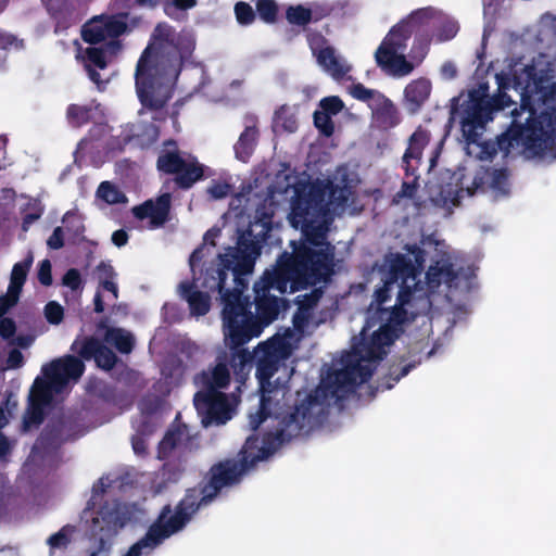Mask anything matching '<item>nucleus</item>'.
<instances>
[{
  "mask_svg": "<svg viewBox=\"0 0 556 556\" xmlns=\"http://www.w3.org/2000/svg\"><path fill=\"white\" fill-rule=\"evenodd\" d=\"M323 254H315L303 247L295 255L282 252L271 269H266L253 286L256 313L251 312L250 298L236 293L222 309L224 333L232 348L247 344L262 334L265 327L274 323L281 308L288 306L287 300L270 294V289L280 293L287 291L290 283L293 291L320 283L329 276V264Z\"/></svg>",
  "mask_w": 556,
  "mask_h": 556,
  "instance_id": "1",
  "label": "nucleus"
},
{
  "mask_svg": "<svg viewBox=\"0 0 556 556\" xmlns=\"http://www.w3.org/2000/svg\"><path fill=\"white\" fill-rule=\"evenodd\" d=\"M316 389L309 393L296 392L292 409L282 414L281 403L267 419L277 421L275 431L264 433L262 438L250 435L239 452V458H225L214 463L202 480L185 491V495L200 510L210 506L224 489L241 483L244 475L258 462L267 459L282 444L292 439L308 434L318 424L324 413V400Z\"/></svg>",
  "mask_w": 556,
  "mask_h": 556,
  "instance_id": "2",
  "label": "nucleus"
},
{
  "mask_svg": "<svg viewBox=\"0 0 556 556\" xmlns=\"http://www.w3.org/2000/svg\"><path fill=\"white\" fill-rule=\"evenodd\" d=\"M194 48L195 39L189 31L176 33L166 23L156 25L135 71L136 92L142 106L161 110L167 104Z\"/></svg>",
  "mask_w": 556,
  "mask_h": 556,
  "instance_id": "3",
  "label": "nucleus"
},
{
  "mask_svg": "<svg viewBox=\"0 0 556 556\" xmlns=\"http://www.w3.org/2000/svg\"><path fill=\"white\" fill-rule=\"evenodd\" d=\"M232 351L230 366L236 375H247L253 362L256 364L255 376L258 380V391L261 393L260 406L255 414L250 415V428L256 431L263 421L273 414L278 404L285 401L289 393L288 379L274 376L282 367L288 370L285 361L290 356L291 350L288 341L275 334L268 340L258 343L253 352L241 346L232 348L230 340L225 336Z\"/></svg>",
  "mask_w": 556,
  "mask_h": 556,
  "instance_id": "4",
  "label": "nucleus"
},
{
  "mask_svg": "<svg viewBox=\"0 0 556 556\" xmlns=\"http://www.w3.org/2000/svg\"><path fill=\"white\" fill-rule=\"evenodd\" d=\"M498 83L497 93L488 98L480 90H471L468 99L457 108L458 98H453L451 109V119L457 116L469 117L470 114L478 109V117L488 124L493 119V113L509 108L514 104L510 97L505 92L509 88H514L520 94V108L518 111L528 112L535 110L532 106V98L539 96V99L546 100L556 91V84H549V77L546 72L538 71L534 65H526L519 71H515L513 77L501 74L496 76Z\"/></svg>",
  "mask_w": 556,
  "mask_h": 556,
  "instance_id": "5",
  "label": "nucleus"
},
{
  "mask_svg": "<svg viewBox=\"0 0 556 556\" xmlns=\"http://www.w3.org/2000/svg\"><path fill=\"white\" fill-rule=\"evenodd\" d=\"M326 197V186L321 184H309L296 189L290 212V223L294 228H301L304 241H291L292 252H288V255H295L303 247L315 254H323L330 270L329 276H325L320 283L330 281L334 274V248L327 241L331 217Z\"/></svg>",
  "mask_w": 556,
  "mask_h": 556,
  "instance_id": "6",
  "label": "nucleus"
},
{
  "mask_svg": "<svg viewBox=\"0 0 556 556\" xmlns=\"http://www.w3.org/2000/svg\"><path fill=\"white\" fill-rule=\"evenodd\" d=\"M510 114L513 119L509 127L494 141L497 152L508 156L511 150L522 148L528 156L556 160V105L543 110L539 115L535 110H530L525 124L519 119L517 108Z\"/></svg>",
  "mask_w": 556,
  "mask_h": 556,
  "instance_id": "7",
  "label": "nucleus"
},
{
  "mask_svg": "<svg viewBox=\"0 0 556 556\" xmlns=\"http://www.w3.org/2000/svg\"><path fill=\"white\" fill-rule=\"evenodd\" d=\"M200 389L193 397L194 407L204 427L224 425L230 419L226 395L220 391L228 388L230 372L225 363H218L202 370L193 378Z\"/></svg>",
  "mask_w": 556,
  "mask_h": 556,
  "instance_id": "8",
  "label": "nucleus"
},
{
  "mask_svg": "<svg viewBox=\"0 0 556 556\" xmlns=\"http://www.w3.org/2000/svg\"><path fill=\"white\" fill-rule=\"evenodd\" d=\"M431 16V8L417 9L392 26L375 52L377 65L392 76L409 75L414 71V64L407 61L403 51L406 49L415 27Z\"/></svg>",
  "mask_w": 556,
  "mask_h": 556,
  "instance_id": "9",
  "label": "nucleus"
},
{
  "mask_svg": "<svg viewBox=\"0 0 556 556\" xmlns=\"http://www.w3.org/2000/svg\"><path fill=\"white\" fill-rule=\"evenodd\" d=\"M198 511L199 509L185 494L174 507L170 504L164 505L146 534L123 556L150 554L167 539L184 531Z\"/></svg>",
  "mask_w": 556,
  "mask_h": 556,
  "instance_id": "10",
  "label": "nucleus"
},
{
  "mask_svg": "<svg viewBox=\"0 0 556 556\" xmlns=\"http://www.w3.org/2000/svg\"><path fill=\"white\" fill-rule=\"evenodd\" d=\"M94 506L93 500H89L81 514V519L86 522V532L90 540L98 543L90 556H110L113 539L126 526L128 517L114 502H104L98 510H94Z\"/></svg>",
  "mask_w": 556,
  "mask_h": 556,
  "instance_id": "11",
  "label": "nucleus"
},
{
  "mask_svg": "<svg viewBox=\"0 0 556 556\" xmlns=\"http://www.w3.org/2000/svg\"><path fill=\"white\" fill-rule=\"evenodd\" d=\"M363 339L353 346L350 352L341 356L342 368L337 369L332 375L330 387L332 393L353 390L358 384L369 381L374 374L372 363L383 359L380 353H376Z\"/></svg>",
  "mask_w": 556,
  "mask_h": 556,
  "instance_id": "12",
  "label": "nucleus"
},
{
  "mask_svg": "<svg viewBox=\"0 0 556 556\" xmlns=\"http://www.w3.org/2000/svg\"><path fill=\"white\" fill-rule=\"evenodd\" d=\"M239 248H229L225 254H218L217 258L224 269L227 271L228 277L231 276L232 287L231 291L225 295V304L229 303L231 294L239 292L240 296L248 288L247 276L253 271L254 257L248 252L258 254L260 248L256 242L245 240L240 237L238 241Z\"/></svg>",
  "mask_w": 556,
  "mask_h": 556,
  "instance_id": "13",
  "label": "nucleus"
},
{
  "mask_svg": "<svg viewBox=\"0 0 556 556\" xmlns=\"http://www.w3.org/2000/svg\"><path fill=\"white\" fill-rule=\"evenodd\" d=\"M80 435L77 419L73 415L62 413L49 418L36 441V446L49 452L66 442L77 440Z\"/></svg>",
  "mask_w": 556,
  "mask_h": 556,
  "instance_id": "14",
  "label": "nucleus"
},
{
  "mask_svg": "<svg viewBox=\"0 0 556 556\" xmlns=\"http://www.w3.org/2000/svg\"><path fill=\"white\" fill-rule=\"evenodd\" d=\"M377 314L379 319L386 320L380 328L370 336V338H363L376 353H380L382 356L387 355L386 346L391 345L397 338L401 331V326L405 323L407 317V311L401 305H394L392 308L378 307Z\"/></svg>",
  "mask_w": 556,
  "mask_h": 556,
  "instance_id": "15",
  "label": "nucleus"
},
{
  "mask_svg": "<svg viewBox=\"0 0 556 556\" xmlns=\"http://www.w3.org/2000/svg\"><path fill=\"white\" fill-rule=\"evenodd\" d=\"M478 109H476L469 117H459L462 136L466 143L467 154L480 161H492L497 154L494 141L482 140V135L486 124L477 118Z\"/></svg>",
  "mask_w": 556,
  "mask_h": 556,
  "instance_id": "16",
  "label": "nucleus"
},
{
  "mask_svg": "<svg viewBox=\"0 0 556 556\" xmlns=\"http://www.w3.org/2000/svg\"><path fill=\"white\" fill-rule=\"evenodd\" d=\"M128 13H118L110 16H101L89 27L83 29L81 37L85 42L97 45L111 40H118V37L128 31Z\"/></svg>",
  "mask_w": 556,
  "mask_h": 556,
  "instance_id": "17",
  "label": "nucleus"
},
{
  "mask_svg": "<svg viewBox=\"0 0 556 556\" xmlns=\"http://www.w3.org/2000/svg\"><path fill=\"white\" fill-rule=\"evenodd\" d=\"M84 371V362L74 355L56 358L42 367L43 376L52 380L62 391L66 388L70 380H78Z\"/></svg>",
  "mask_w": 556,
  "mask_h": 556,
  "instance_id": "18",
  "label": "nucleus"
},
{
  "mask_svg": "<svg viewBox=\"0 0 556 556\" xmlns=\"http://www.w3.org/2000/svg\"><path fill=\"white\" fill-rule=\"evenodd\" d=\"M122 49V42L119 40H110L101 47H88L85 49V68L92 83H94L99 89L104 84L101 79L97 68L104 70L108 67V54L115 55Z\"/></svg>",
  "mask_w": 556,
  "mask_h": 556,
  "instance_id": "19",
  "label": "nucleus"
},
{
  "mask_svg": "<svg viewBox=\"0 0 556 556\" xmlns=\"http://www.w3.org/2000/svg\"><path fill=\"white\" fill-rule=\"evenodd\" d=\"M131 212L139 220L149 218L151 228L162 227L169 218L170 194L163 193L155 201L147 200L134 206Z\"/></svg>",
  "mask_w": 556,
  "mask_h": 556,
  "instance_id": "20",
  "label": "nucleus"
},
{
  "mask_svg": "<svg viewBox=\"0 0 556 556\" xmlns=\"http://www.w3.org/2000/svg\"><path fill=\"white\" fill-rule=\"evenodd\" d=\"M386 263L388 269L384 277L388 278V283L416 281L417 267H415L408 256L401 253H393L387 256Z\"/></svg>",
  "mask_w": 556,
  "mask_h": 556,
  "instance_id": "21",
  "label": "nucleus"
},
{
  "mask_svg": "<svg viewBox=\"0 0 556 556\" xmlns=\"http://www.w3.org/2000/svg\"><path fill=\"white\" fill-rule=\"evenodd\" d=\"M227 271L222 266L220 262L216 265L212 264L205 268L200 280V287L205 289V292L214 293L217 292L220 295L223 308L225 307V295L231 291V288L227 286L228 280Z\"/></svg>",
  "mask_w": 556,
  "mask_h": 556,
  "instance_id": "22",
  "label": "nucleus"
},
{
  "mask_svg": "<svg viewBox=\"0 0 556 556\" xmlns=\"http://www.w3.org/2000/svg\"><path fill=\"white\" fill-rule=\"evenodd\" d=\"M180 296L187 301L191 315L204 316L211 308V295L201 291L194 282H181L179 285Z\"/></svg>",
  "mask_w": 556,
  "mask_h": 556,
  "instance_id": "23",
  "label": "nucleus"
},
{
  "mask_svg": "<svg viewBox=\"0 0 556 556\" xmlns=\"http://www.w3.org/2000/svg\"><path fill=\"white\" fill-rule=\"evenodd\" d=\"M431 92V83L426 78L412 80L404 89V101L407 111L416 114Z\"/></svg>",
  "mask_w": 556,
  "mask_h": 556,
  "instance_id": "24",
  "label": "nucleus"
},
{
  "mask_svg": "<svg viewBox=\"0 0 556 556\" xmlns=\"http://www.w3.org/2000/svg\"><path fill=\"white\" fill-rule=\"evenodd\" d=\"M316 59L317 63L337 80L344 78L351 71V66L336 54V50L331 46L319 49Z\"/></svg>",
  "mask_w": 556,
  "mask_h": 556,
  "instance_id": "25",
  "label": "nucleus"
},
{
  "mask_svg": "<svg viewBox=\"0 0 556 556\" xmlns=\"http://www.w3.org/2000/svg\"><path fill=\"white\" fill-rule=\"evenodd\" d=\"M372 117L377 126L382 130L394 128L401 123L397 108L386 96H381L380 100L376 103L372 109Z\"/></svg>",
  "mask_w": 556,
  "mask_h": 556,
  "instance_id": "26",
  "label": "nucleus"
},
{
  "mask_svg": "<svg viewBox=\"0 0 556 556\" xmlns=\"http://www.w3.org/2000/svg\"><path fill=\"white\" fill-rule=\"evenodd\" d=\"M457 277L458 274L450 261H438L434 265L429 266L426 271L427 283L431 288H438L442 282L452 285Z\"/></svg>",
  "mask_w": 556,
  "mask_h": 556,
  "instance_id": "27",
  "label": "nucleus"
},
{
  "mask_svg": "<svg viewBox=\"0 0 556 556\" xmlns=\"http://www.w3.org/2000/svg\"><path fill=\"white\" fill-rule=\"evenodd\" d=\"M62 390L50 379L37 377L29 394V402L49 406L53 400L54 393H60Z\"/></svg>",
  "mask_w": 556,
  "mask_h": 556,
  "instance_id": "28",
  "label": "nucleus"
},
{
  "mask_svg": "<svg viewBox=\"0 0 556 556\" xmlns=\"http://www.w3.org/2000/svg\"><path fill=\"white\" fill-rule=\"evenodd\" d=\"M204 177V167L198 161L185 162V165L181 168V172L175 175V184L180 189H189L197 181L203 179Z\"/></svg>",
  "mask_w": 556,
  "mask_h": 556,
  "instance_id": "29",
  "label": "nucleus"
},
{
  "mask_svg": "<svg viewBox=\"0 0 556 556\" xmlns=\"http://www.w3.org/2000/svg\"><path fill=\"white\" fill-rule=\"evenodd\" d=\"M258 130L255 126H247L235 144L236 157L247 162L256 146Z\"/></svg>",
  "mask_w": 556,
  "mask_h": 556,
  "instance_id": "30",
  "label": "nucleus"
},
{
  "mask_svg": "<svg viewBox=\"0 0 556 556\" xmlns=\"http://www.w3.org/2000/svg\"><path fill=\"white\" fill-rule=\"evenodd\" d=\"M34 262V255L31 252L25 256V258L21 262H17L13 265L11 275H10V283L9 289L21 294L23 291V287L27 280V275L31 268Z\"/></svg>",
  "mask_w": 556,
  "mask_h": 556,
  "instance_id": "31",
  "label": "nucleus"
},
{
  "mask_svg": "<svg viewBox=\"0 0 556 556\" xmlns=\"http://www.w3.org/2000/svg\"><path fill=\"white\" fill-rule=\"evenodd\" d=\"M104 338L122 354H129L135 348L134 336L122 328H109Z\"/></svg>",
  "mask_w": 556,
  "mask_h": 556,
  "instance_id": "32",
  "label": "nucleus"
},
{
  "mask_svg": "<svg viewBox=\"0 0 556 556\" xmlns=\"http://www.w3.org/2000/svg\"><path fill=\"white\" fill-rule=\"evenodd\" d=\"M102 342L96 337H77L71 345V351L77 353L79 355L78 358L90 361L94 359L100 348L102 346Z\"/></svg>",
  "mask_w": 556,
  "mask_h": 556,
  "instance_id": "33",
  "label": "nucleus"
},
{
  "mask_svg": "<svg viewBox=\"0 0 556 556\" xmlns=\"http://www.w3.org/2000/svg\"><path fill=\"white\" fill-rule=\"evenodd\" d=\"M186 160L177 151H165L161 153L156 161V167L160 172L167 175H176L181 172Z\"/></svg>",
  "mask_w": 556,
  "mask_h": 556,
  "instance_id": "34",
  "label": "nucleus"
},
{
  "mask_svg": "<svg viewBox=\"0 0 556 556\" xmlns=\"http://www.w3.org/2000/svg\"><path fill=\"white\" fill-rule=\"evenodd\" d=\"M429 142L427 131L418 128L416 129L408 140V147L405 151L407 157H416L417 164L421 163L422 151Z\"/></svg>",
  "mask_w": 556,
  "mask_h": 556,
  "instance_id": "35",
  "label": "nucleus"
},
{
  "mask_svg": "<svg viewBox=\"0 0 556 556\" xmlns=\"http://www.w3.org/2000/svg\"><path fill=\"white\" fill-rule=\"evenodd\" d=\"M66 118L71 126L81 127L91 121L92 108L90 105L70 104L66 109Z\"/></svg>",
  "mask_w": 556,
  "mask_h": 556,
  "instance_id": "36",
  "label": "nucleus"
},
{
  "mask_svg": "<svg viewBox=\"0 0 556 556\" xmlns=\"http://www.w3.org/2000/svg\"><path fill=\"white\" fill-rule=\"evenodd\" d=\"M47 406L28 402V406L23 416V430L28 431L31 428H38L45 420Z\"/></svg>",
  "mask_w": 556,
  "mask_h": 556,
  "instance_id": "37",
  "label": "nucleus"
},
{
  "mask_svg": "<svg viewBox=\"0 0 556 556\" xmlns=\"http://www.w3.org/2000/svg\"><path fill=\"white\" fill-rule=\"evenodd\" d=\"M415 367V364L408 363L404 366L391 365L388 375H386L378 383V389L390 390L392 389L403 377Z\"/></svg>",
  "mask_w": 556,
  "mask_h": 556,
  "instance_id": "38",
  "label": "nucleus"
},
{
  "mask_svg": "<svg viewBox=\"0 0 556 556\" xmlns=\"http://www.w3.org/2000/svg\"><path fill=\"white\" fill-rule=\"evenodd\" d=\"M97 197L108 204H119L127 201L126 195L110 181H102L99 185Z\"/></svg>",
  "mask_w": 556,
  "mask_h": 556,
  "instance_id": "39",
  "label": "nucleus"
},
{
  "mask_svg": "<svg viewBox=\"0 0 556 556\" xmlns=\"http://www.w3.org/2000/svg\"><path fill=\"white\" fill-rule=\"evenodd\" d=\"M286 18L291 25L304 27L312 22V10L302 4L290 5L286 10Z\"/></svg>",
  "mask_w": 556,
  "mask_h": 556,
  "instance_id": "40",
  "label": "nucleus"
},
{
  "mask_svg": "<svg viewBox=\"0 0 556 556\" xmlns=\"http://www.w3.org/2000/svg\"><path fill=\"white\" fill-rule=\"evenodd\" d=\"M256 14L266 24L277 22L279 8L275 0H256Z\"/></svg>",
  "mask_w": 556,
  "mask_h": 556,
  "instance_id": "41",
  "label": "nucleus"
},
{
  "mask_svg": "<svg viewBox=\"0 0 556 556\" xmlns=\"http://www.w3.org/2000/svg\"><path fill=\"white\" fill-rule=\"evenodd\" d=\"M159 129L153 124L146 125L140 134L124 139L125 142L134 140L141 149L149 148L157 141Z\"/></svg>",
  "mask_w": 556,
  "mask_h": 556,
  "instance_id": "42",
  "label": "nucleus"
},
{
  "mask_svg": "<svg viewBox=\"0 0 556 556\" xmlns=\"http://www.w3.org/2000/svg\"><path fill=\"white\" fill-rule=\"evenodd\" d=\"M74 532L75 527L66 525L62 527L56 533L50 535L47 543L51 549H65L70 545Z\"/></svg>",
  "mask_w": 556,
  "mask_h": 556,
  "instance_id": "43",
  "label": "nucleus"
},
{
  "mask_svg": "<svg viewBox=\"0 0 556 556\" xmlns=\"http://www.w3.org/2000/svg\"><path fill=\"white\" fill-rule=\"evenodd\" d=\"M22 229L27 231L30 225L38 220L43 214V207L37 200L29 201L22 211Z\"/></svg>",
  "mask_w": 556,
  "mask_h": 556,
  "instance_id": "44",
  "label": "nucleus"
},
{
  "mask_svg": "<svg viewBox=\"0 0 556 556\" xmlns=\"http://www.w3.org/2000/svg\"><path fill=\"white\" fill-rule=\"evenodd\" d=\"M237 23L241 26H249L256 20V12L252 5L244 1H238L233 7Z\"/></svg>",
  "mask_w": 556,
  "mask_h": 556,
  "instance_id": "45",
  "label": "nucleus"
},
{
  "mask_svg": "<svg viewBox=\"0 0 556 556\" xmlns=\"http://www.w3.org/2000/svg\"><path fill=\"white\" fill-rule=\"evenodd\" d=\"M350 93L354 99L358 101L369 102L372 100L375 101V104L380 100L381 96H384L380 91L369 89L361 83L353 84Z\"/></svg>",
  "mask_w": 556,
  "mask_h": 556,
  "instance_id": "46",
  "label": "nucleus"
},
{
  "mask_svg": "<svg viewBox=\"0 0 556 556\" xmlns=\"http://www.w3.org/2000/svg\"><path fill=\"white\" fill-rule=\"evenodd\" d=\"M96 395L103 402L112 405H117L122 401V394L118 390L109 383L101 382L96 390Z\"/></svg>",
  "mask_w": 556,
  "mask_h": 556,
  "instance_id": "47",
  "label": "nucleus"
},
{
  "mask_svg": "<svg viewBox=\"0 0 556 556\" xmlns=\"http://www.w3.org/2000/svg\"><path fill=\"white\" fill-rule=\"evenodd\" d=\"M94 362L98 367L104 370H111L115 367L118 362L116 354L106 345L102 344L100 348Z\"/></svg>",
  "mask_w": 556,
  "mask_h": 556,
  "instance_id": "48",
  "label": "nucleus"
},
{
  "mask_svg": "<svg viewBox=\"0 0 556 556\" xmlns=\"http://www.w3.org/2000/svg\"><path fill=\"white\" fill-rule=\"evenodd\" d=\"M314 126L318 129V131L326 136L330 137L334 132V124L331 119V116L328 113L320 111H315L314 115Z\"/></svg>",
  "mask_w": 556,
  "mask_h": 556,
  "instance_id": "49",
  "label": "nucleus"
},
{
  "mask_svg": "<svg viewBox=\"0 0 556 556\" xmlns=\"http://www.w3.org/2000/svg\"><path fill=\"white\" fill-rule=\"evenodd\" d=\"M491 187L502 194H508V172L506 168H498L493 170Z\"/></svg>",
  "mask_w": 556,
  "mask_h": 556,
  "instance_id": "50",
  "label": "nucleus"
},
{
  "mask_svg": "<svg viewBox=\"0 0 556 556\" xmlns=\"http://www.w3.org/2000/svg\"><path fill=\"white\" fill-rule=\"evenodd\" d=\"M45 317L51 325H59L64 318V309L61 304L50 301L45 306Z\"/></svg>",
  "mask_w": 556,
  "mask_h": 556,
  "instance_id": "51",
  "label": "nucleus"
},
{
  "mask_svg": "<svg viewBox=\"0 0 556 556\" xmlns=\"http://www.w3.org/2000/svg\"><path fill=\"white\" fill-rule=\"evenodd\" d=\"M182 433L179 430L167 431L159 445L160 453H170L181 441Z\"/></svg>",
  "mask_w": 556,
  "mask_h": 556,
  "instance_id": "52",
  "label": "nucleus"
},
{
  "mask_svg": "<svg viewBox=\"0 0 556 556\" xmlns=\"http://www.w3.org/2000/svg\"><path fill=\"white\" fill-rule=\"evenodd\" d=\"M319 106L321 108L323 112L328 113V115L331 116L339 114L343 110L344 103L340 97L330 96L321 99Z\"/></svg>",
  "mask_w": 556,
  "mask_h": 556,
  "instance_id": "53",
  "label": "nucleus"
},
{
  "mask_svg": "<svg viewBox=\"0 0 556 556\" xmlns=\"http://www.w3.org/2000/svg\"><path fill=\"white\" fill-rule=\"evenodd\" d=\"M232 191V186L226 181L213 180L207 188V193L215 200L227 198Z\"/></svg>",
  "mask_w": 556,
  "mask_h": 556,
  "instance_id": "54",
  "label": "nucleus"
},
{
  "mask_svg": "<svg viewBox=\"0 0 556 556\" xmlns=\"http://www.w3.org/2000/svg\"><path fill=\"white\" fill-rule=\"evenodd\" d=\"M405 249L409 254L414 256L415 263L413 264L415 265V267H417L416 277H418L424 270L427 253L417 244H407Z\"/></svg>",
  "mask_w": 556,
  "mask_h": 556,
  "instance_id": "55",
  "label": "nucleus"
},
{
  "mask_svg": "<svg viewBox=\"0 0 556 556\" xmlns=\"http://www.w3.org/2000/svg\"><path fill=\"white\" fill-rule=\"evenodd\" d=\"M21 294L8 288L7 293L0 295V318L3 317L20 301Z\"/></svg>",
  "mask_w": 556,
  "mask_h": 556,
  "instance_id": "56",
  "label": "nucleus"
},
{
  "mask_svg": "<svg viewBox=\"0 0 556 556\" xmlns=\"http://www.w3.org/2000/svg\"><path fill=\"white\" fill-rule=\"evenodd\" d=\"M37 278L38 281L45 287L52 285V265L48 258H45L39 263Z\"/></svg>",
  "mask_w": 556,
  "mask_h": 556,
  "instance_id": "57",
  "label": "nucleus"
},
{
  "mask_svg": "<svg viewBox=\"0 0 556 556\" xmlns=\"http://www.w3.org/2000/svg\"><path fill=\"white\" fill-rule=\"evenodd\" d=\"M62 282L73 291L78 290L83 286L81 275L78 269L70 268L63 276Z\"/></svg>",
  "mask_w": 556,
  "mask_h": 556,
  "instance_id": "58",
  "label": "nucleus"
},
{
  "mask_svg": "<svg viewBox=\"0 0 556 556\" xmlns=\"http://www.w3.org/2000/svg\"><path fill=\"white\" fill-rule=\"evenodd\" d=\"M63 222L65 223V229L67 232L72 233L75 238L83 237V233L85 232V225L84 223L73 216L65 215Z\"/></svg>",
  "mask_w": 556,
  "mask_h": 556,
  "instance_id": "59",
  "label": "nucleus"
},
{
  "mask_svg": "<svg viewBox=\"0 0 556 556\" xmlns=\"http://www.w3.org/2000/svg\"><path fill=\"white\" fill-rule=\"evenodd\" d=\"M416 285V281L412 282H405V283H399L400 290L396 296V304L404 307L406 304H408L413 296V290Z\"/></svg>",
  "mask_w": 556,
  "mask_h": 556,
  "instance_id": "60",
  "label": "nucleus"
},
{
  "mask_svg": "<svg viewBox=\"0 0 556 556\" xmlns=\"http://www.w3.org/2000/svg\"><path fill=\"white\" fill-rule=\"evenodd\" d=\"M395 283H388V278L384 277L383 285L375 291V301L378 307L391 299V290Z\"/></svg>",
  "mask_w": 556,
  "mask_h": 556,
  "instance_id": "61",
  "label": "nucleus"
},
{
  "mask_svg": "<svg viewBox=\"0 0 556 556\" xmlns=\"http://www.w3.org/2000/svg\"><path fill=\"white\" fill-rule=\"evenodd\" d=\"M16 332V324L12 318L1 317L0 319V336L4 340H9L14 337Z\"/></svg>",
  "mask_w": 556,
  "mask_h": 556,
  "instance_id": "62",
  "label": "nucleus"
},
{
  "mask_svg": "<svg viewBox=\"0 0 556 556\" xmlns=\"http://www.w3.org/2000/svg\"><path fill=\"white\" fill-rule=\"evenodd\" d=\"M458 29L459 27L455 22L444 23L438 34V39L440 41L451 40L456 36Z\"/></svg>",
  "mask_w": 556,
  "mask_h": 556,
  "instance_id": "63",
  "label": "nucleus"
},
{
  "mask_svg": "<svg viewBox=\"0 0 556 556\" xmlns=\"http://www.w3.org/2000/svg\"><path fill=\"white\" fill-rule=\"evenodd\" d=\"M47 245L52 250H59L64 247V230L62 227H55L47 240Z\"/></svg>",
  "mask_w": 556,
  "mask_h": 556,
  "instance_id": "64",
  "label": "nucleus"
}]
</instances>
